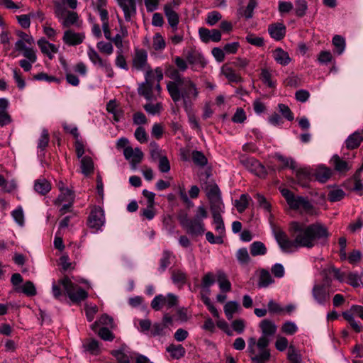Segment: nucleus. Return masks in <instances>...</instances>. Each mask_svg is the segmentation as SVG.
Wrapping results in <instances>:
<instances>
[{
    "mask_svg": "<svg viewBox=\"0 0 363 363\" xmlns=\"http://www.w3.org/2000/svg\"><path fill=\"white\" fill-rule=\"evenodd\" d=\"M293 228L297 233L296 241L301 247L311 248L318 242H325L330 236L327 227L320 223L306 225L294 221Z\"/></svg>",
    "mask_w": 363,
    "mask_h": 363,
    "instance_id": "1",
    "label": "nucleus"
},
{
    "mask_svg": "<svg viewBox=\"0 0 363 363\" xmlns=\"http://www.w3.org/2000/svg\"><path fill=\"white\" fill-rule=\"evenodd\" d=\"M167 89L174 102L183 100L186 111L191 108L192 101L196 100L199 96L196 85L189 77H185L179 84L167 83Z\"/></svg>",
    "mask_w": 363,
    "mask_h": 363,
    "instance_id": "2",
    "label": "nucleus"
},
{
    "mask_svg": "<svg viewBox=\"0 0 363 363\" xmlns=\"http://www.w3.org/2000/svg\"><path fill=\"white\" fill-rule=\"evenodd\" d=\"M269 339L262 335L257 341L253 337L248 340V352L253 363H266L270 358V352L267 349Z\"/></svg>",
    "mask_w": 363,
    "mask_h": 363,
    "instance_id": "3",
    "label": "nucleus"
},
{
    "mask_svg": "<svg viewBox=\"0 0 363 363\" xmlns=\"http://www.w3.org/2000/svg\"><path fill=\"white\" fill-rule=\"evenodd\" d=\"M280 191L290 208L293 210H301L306 213H313V206L307 197L295 196L292 191L287 189H282Z\"/></svg>",
    "mask_w": 363,
    "mask_h": 363,
    "instance_id": "4",
    "label": "nucleus"
},
{
    "mask_svg": "<svg viewBox=\"0 0 363 363\" xmlns=\"http://www.w3.org/2000/svg\"><path fill=\"white\" fill-rule=\"evenodd\" d=\"M60 284H62L63 289L71 301L80 302L86 299L88 294L82 287L74 284L67 277L60 279Z\"/></svg>",
    "mask_w": 363,
    "mask_h": 363,
    "instance_id": "5",
    "label": "nucleus"
},
{
    "mask_svg": "<svg viewBox=\"0 0 363 363\" xmlns=\"http://www.w3.org/2000/svg\"><path fill=\"white\" fill-rule=\"evenodd\" d=\"M290 233L291 237L294 238L293 240H291L287 235L281 229H274V234L276 238L277 242H278L279 247L284 252H290L292 247H300L299 244L296 242V237L295 235H297L296 230L293 228V222L290 224Z\"/></svg>",
    "mask_w": 363,
    "mask_h": 363,
    "instance_id": "6",
    "label": "nucleus"
},
{
    "mask_svg": "<svg viewBox=\"0 0 363 363\" xmlns=\"http://www.w3.org/2000/svg\"><path fill=\"white\" fill-rule=\"evenodd\" d=\"M179 221L186 233L193 236L201 235L205 232L204 223L201 219H189L186 215L180 217Z\"/></svg>",
    "mask_w": 363,
    "mask_h": 363,
    "instance_id": "7",
    "label": "nucleus"
},
{
    "mask_svg": "<svg viewBox=\"0 0 363 363\" xmlns=\"http://www.w3.org/2000/svg\"><path fill=\"white\" fill-rule=\"evenodd\" d=\"M105 223L104 211L100 206H94L89 213L87 225L90 228L99 230Z\"/></svg>",
    "mask_w": 363,
    "mask_h": 363,
    "instance_id": "8",
    "label": "nucleus"
},
{
    "mask_svg": "<svg viewBox=\"0 0 363 363\" xmlns=\"http://www.w3.org/2000/svg\"><path fill=\"white\" fill-rule=\"evenodd\" d=\"M184 57L188 63L191 65V69L194 71H199L203 69L207 64L203 55L194 49L187 51Z\"/></svg>",
    "mask_w": 363,
    "mask_h": 363,
    "instance_id": "9",
    "label": "nucleus"
},
{
    "mask_svg": "<svg viewBox=\"0 0 363 363\" xmlns=\"http://www.w3.org/2000/svg\"><path fill=\"white\" fill-rule=\"evenodd\" d=\"M145 82L142 83L138 88V94L143 96L147 100L153 99V81L154 72L152 69L147 70L145 72Z\"/></svg>",
    "mask_w": 363,
    "mask_h": 363,
    "instance_id": "10",
    "label": "nucleus"
},
{
    "mask_svg": "<svg viewBox=\"0 0 363 363\" xmlns=\"http://www.w3.org/2000/svg\"><path fill=\"white\" fill-rule=\"evenodd\" d=\"M125 158L130 163L131 168L135 169L144 157V154L139 147L133 149L132 147H126L123 150Z\"/></svg>",
    "mask_w": 363,
    "mask_h": 363,
    "instance_id": "11",
    "label": "nucleus"
},
{
    "mask_svg": "<svg viewBox=\"0 0 363 363\" xmlns=\"http://www.w3.org/2000/svg\"><path fill=\"white\" fill-rule=\"evenodd\" d=\"M329 287L328 283L314 285L312 290L313 296L319 304H325L329 300Z\"/></svg>",
    "mask_w": 363,
    "mask_h": 363,
    "instance_id": "12",
    "label": "nucleus"
},
{
    "mask_svg": "<svg viewBox=\"0 0 363 363\" xmlns=\"http://www.w3.org/2000/svg\"><path fill=\"white\" fill-rule=\"evenodd\" d=\"M133 67L138 70L152 69L147 63V52L143 49H136L133 59Z\"/></svg>",
    "mask_w": 363,
    "mask_h": 363,
    "instance_id": "13",
    "label": "nucleus"
},
{
    "mask_svg": "<svg viewBox=\"0 0 363 363\" xmlns=\"http://www.w3.org/2000/svg\"><path fill=\"white\" fill-rule=\"evenodd\" d=\"M241 162L245 167H248V164H252L250 172L259 177H264L267 175L265 167L257 160L253 157L245 158L241 160Z\"/></svg>",
    "mask_w": 363,
    "mask_h": 363,
    "instance_id": "14",
    "label": "nucleus"
},
{
    "mask_svg": "<svg viewBox=\"0 0 363 363\" xmlns=\"http://www.w3.org/2000/svg\"><path fill=\"white\" fill-rule=\"evenodd\" d=\"M124 13L125 21H130L136 13L135 0H116Z\"/></svg>",
    "mask_w": 363,
    "mask_h": 363,
    "instance_id": "15",
    "label": "nucleus"
},
{
    "mask_svg": "<svg viewBox=\"0 0 363 363\" xmlns=\"http://www.w3.org/2000/svg\"><path fill=\"white\" fill-rule=\"evenodd\" d=\"M333 174V170L323 164L318 165L313 171V176L320 183L327 182Z\"/></svg>",
    "mask_w": 363,
    "mask_h": 363,
    "instance_id": "16",
    "label": "nucleus"
},
{
    "mask_svg": "<svg viewBox=\"0 0 363 363\" xmlns=\"http://www.w3.org/2000/svg\"><path fill=\"white\" fill-rule=\"evenodd\" d=\"M199 33L201 39L204 43H208L210 40L219 42L221 40V33L217 29L209 30L205 28H201L199 30Z\"/></svg>",
    "mask_w": 363,
    "mask_h": 363,
    "instance_id": "17",
    "label": "nucleus"
},
{
    "mask_svg": "<svg viewBox=\"0 0 363 363\" xmlns=\"http://www.w3.org/2000/svg\"><path fill=\"white\" fill-rule=\"evenodd\" d=\"M330 162L334 169L340 174H345L352 168V164L350 162L344 160L337 155H334L332 157Z\"/></svg>",
    "mask_w": 363,
    "mask_h": 363,
    "instance_id": "18",
    "label": "nucleus"
},
{
    "mask_svg": "<svg viewBox=\"0 0 363 363\" xmlns=\"http://www.w3.org/2000/svg\"><path fill=\"white\" fill-rule=\"evenodd\" d=\"M286 30V26L282 23H275L268 26V32L270 36L276 40H280L284 38Z\"/></svg>",
    "mask_w": 363,
    "mask_h": 363,
    "instance_id": "19",
    "label": "nucleus"
},
{
    "mask_svg": "<svg viewBox=\"0 0 363 363\" xmlns=\"http://www.w3.org/2000/svg\"><path fill=\"white\" fill-rule=\"evenodd\" d=\"M164 12L167 18L168 23L174 31L177 30V26L179 21L178 13L174 10L172 4H165L164 6Z\"/></svg>",
    "mask_w": 363,
    "mask_h": 363,
    "instance_id": "20",
    "label": "nucleus"
},
{
    "mask_svg": "<svg viewBox=\"0 0 363 363\" xmlns=\"http://www.w3.org/2000/svg\"><path fill=\"white\" fill-rule=\"evenodd\" d=\"M84 36L80 33L67 30L64 33L63 41L68 45H77L83 42Z\"/></svg>",
    "mask_w": 363,
    "mask_h": 363,
    "instance_id": "21",
    "label": "nucleus"
},
{
    "mask_svg": "<svg viewBox=\"0 0 363 363\" xmlns=\"http://www.w3.org/2000/svg\"><path fill=\"white\" fill-rule=\"evenodd\" d=\"M23 56L26 58L19 61V65L23 69L24 71L28 72L32 68V64L35 63L37 60V56L34 50H26L23 53Z\"/></svg>",
    "mask_w": 363,
    "mask_h": 363,
    "instance_id": "22",
    "label": "nucleus"
},
{
    "mask_svg": "<svg viewBox=\"0 0 363 363\" xmlns=\"http://www.w3.org/2000/svg\"><path fill=\"white\" fill-rule=\"evenodd\" d=\"M106 110L113 115V120L116 122H118L123 116V111L116 100L109 101L106 104Z\"/></svg>",
    "mask_w": 363,
    "mask_h": 363,
    "instance_id": "23",
    "label": "nucleus"
},
{
    "mask_svg": "<svg viewBox=\"0 0 363 363\" xmlns=\"http://www.w3.org/2000/svg\"><path fill=\"white\" fill-rule=\"evenodd\" d=\"M38 45L41 52L52 59V54L58 52L57 48L52 43H49L45 38H42L38 40Z\"/></svg>",
    "mask_w": 363,
    "mask_h": 363,
    "instance_id": "24",
    "label": "nucleus"
},
{
    "mask_svg": "<svg viewBox=\"0 0 363 363\" xmlns=\"http://www.w3.org/2000/svg\"><path fill=\"white\" fill-rule=\"evenodd\" d=\"M257 2L256 0H249V3L246 8L240 6L237 11L238 17L245 18V19L252 18L253 16L254 9L257 7Z\"/></svg>",
    "mask_w": 363,
    "mask_h": 363,
    "instance_id": "25",
    "label": "nucleus"
},
{
    "mask_svg": "<svg viewBox=\"0 0 363 363\" xmlns=\"http://www.w3.org/2000/svg\"><path fill=\"white\" fill-rule=\"evenodd\" d=\"M363 140V131L354 132L350 135L345 141L346 147L349 150L357 148Z\"/></svg>",
    "mask_w": 363,
    "mask_h": 363,
    "instance_id": "26",
    "label": "nucleus"
},
{
    "mask_svg": "<svg viewBox=\"0 0 363 363\" xmlns=\"http://www.w3.org/2000/svg\"><path fill=\"white\" fill-rule=\"evenodd\" d=\"M259 328L262 330V335L267 337L274 335L277 332V325L270 320L264 319L259 323Z\"/></svg>",
    "mask_w": 363,
    "mask_h": 363,
    "instance_id": "27",
    "label": "nucleus"
},
{
    "mask_svg": "<svg viewBox=\"0 0 363 363\" xmlns=\"http://www.w3.org/2000/svg\"><path fill=\"white\" fill-rule=\"evenodd\" d=\"M274 60L284 66L287 65L291 62V58L287 52L281 48H276L272 53Z\"/></svg>",
    "mask_w": 363,
    "mask_h": 363,
    "instance_id": "28",
    "label": "nucleus"
},
{
    "mask_svg": "<svg viewBox=\"0 0 363 363\" xmlns=\"http://www.w3.org/2000/svg\"><path fill=\"white\" fill-rule=\"evenodd\" d=\"M166 351L170 354L172 358L179 359L186 354L185 348L182 345L170 344L167 347Z\"/></svg>",
    "mask_w": 363,
    "mask_h": 363,
    "instance_id": "29",
    "label": "nucleus"
},
{
    "mask_svg": "<svg viewBox=\"0 0 363 363\" xmlns=\"http://www.w3.org/2000/svg\"><path fill=\"white\" fill-rule=\"evenodd\" d=\"M208 200L220 197V192L218 185L213 181L205 182L203 187Z\"/></svg>",
    "mask_w": 363,
    "mask_h": 363,
    "instance_id": "30",
    "label": "nucleus"
},
{
    "mask_svg": "<svg viewBox=\"0 0 363 363\" xmlns=\"http://www.w3.org/2000/svg\"><path fill=\"white\" fill-rule=\"evenodd\" d=\"M34 189L37 193L45 195L50 191L51 184L45 178H40L35 182Z\"/></svg>",
    "mask_w": 363,
    "mask_h": 363,
    "instance_id": "31",
    "label": "nucleus"
},
{
    "mask_svg": "<svg viewBox=\"0 0 363 363\" xmlns=\"http://www.w3.org/2000/svg\"><path fill=\"white\" fill-rule=\"evenodd\" d=\"M216 278L219 287L223 292H229L231 291V284L223 272L218 271Z\"/></svg>",
    "mask_w": 363,
    "mask_h": 363,
    "instance_id": "32",
    "label": "nucleus"
},
{
    "mask_svg": "<svg viewBox=\"0 0 363 363\" xmlns=\"http://www.w3.org/2000/svg\"><path fill=\"white\" fill-rule=\"evenodd\" d=\"M88 56L89 60L95 65H98L101 67L109 69V63L106 60H104L99 55L93 48L88 50Z\"/></svg>",
    "mask_w": 363,
    "mask_h": 363,
    "instance_id": "33",
    "label": "nucleus"
},
{
    "mask_svg": "<svg viewBox=\"0 0 363 363\" xmlns=\"http://www.w3.org/2000/svg\"><path fill=\"white\" fill-rule=\"evenodd\" d=\"M296 175L298 183L305 186L306 183L311 179V177L313 176V172L308 168L304 167L297 169Z\"/></svg>",
    "mask_w": 363,
    "mask_h": 363,
    "instance_id": "34",
    "label": "nucleus"
},
{
    "mask_svg": "<svg viewBox=\"0 0 363 363\" xmlns=\"http://www.w3.org/2000/svg\"><path fill=\"white\" fill-rule=\"evenodd\" d=\"M81 169L82 172L84 175L90 174L94 171V162L92 159L89 156H85L81 158Z\"/></svg>",
    "mask_w": 363,
    "mask_h": 363,
    "instance_id": "35",
    "label": "nucleus"
},
{
    "mask_svg": "<svg viewBox=\"0 0 363 363\" xmlns=\"http://www.w3.org/2000/svg\"><path fill=\"white\" fill-rule=\"evenodd\" d=\"M209 202L213 216L221 215L223 209V203L221 201V197L211 199Z\"/></svg>",
    "mask_w": 363,
    "mask_h": 363,
    "instance_id": "36",
    "label": "nucleus"
},
{
    "mask_svg": "<svg viewBox=\"0 0 363 363\" xmlns=\"http://www.w3.org/2000/svg\"><path fill=\"white\" fill-rule=\"evenodd\" d=\"M174 257L172 252L164 250L162 252L161 259H160V267L159 270L163 272L171 264V259Z\"/></svg>",
    "mask_w": 363,
    "mask_h": 363,
    "instance_id": "37",
    "label": "nucleus"
},
{
    "mask_svg": "<svg viewBox=\"0 0 363 363\" xmlns=\"http://www.w3.org/2000/svg\"><path fill=\"white\" fill-rule=\"evenodd\" d=\"M222 73L223 74L232 82H240L241 81V77L239 74H238L231 67L228 66H223L222 67Z\"/></svg>",
    "mask_w": 363,
    "mask_h": 363,
    "instance_id": "38",
    "label": "nucleus"
},
{
    "mask_svg": "<svg viewBox=\"0 0 363 363\" xmlns=\"http://www.w3.org/2000/svg\"><path fill=\"white\" fill-rule=\"evenodd\" d=\"M333 45L335 47L334 52L337 55H341L345 48V40L343 37L335 35L333 38Z\"/></svg>",
    "mask_w": 363,
    "mask_h": 363,
    "instance_id": "39",
    "label": "nucleus"
},
{
    "mask_svg": "<svg viewBox=\"0 0 363 363\" xmlns=\"http://www.w3.org/2000/svg\"><path fill=\"white\" fill-rule=\"evenodd\" d=\"M179 72L180 71L176 68L172 67H169L166 71V74L173 81H169L168 83H177V84H179V83H180L182 79L185 78L180 74Z\"/></svg>",
    "mask_w": 363,
    "mask_h": 363,
    "instance_id": "40",
    "label": "nucleus"
},
{
    "mask_svg": "<svg viewBox=\"0 0 363 363\" xmlns=\"http://www.w3.org/2000/svg\"><path fill=\"white\" fill-rule=\"evenodd\" d=\"M273 282L274 279L269 272L265 269H262L260 272L258 286L259 287H267Z\"/></svg>",
    "mask_w": 363,
    "mask_h": 363,
    "instance_id": "41",
    "label": "nucleus"
},
{
    "mask_svg": "<svg viewBox=\"0 0 363 363\" xmlns=\"http://www.w3.org/2000/svg\"><path fill=\"white\" fill-rule=\"evenodd\" d=\"M250 252L255 257L263 255L267 252V248L262 242L256 241L250 245Z\"/></svg>",
    "mask_w": 363,
    "mask_h": 363,
    "instance_id": "42",
    "label": "nucleus"
},
{
    "mask_svg": "<svg viewBox=\"0 0 363 363\" xmlns=\"http://www.w3.org/2000/svg\"><path fill=\"white\" fill-rule=\"evenodd\" d=\"M250 199L247 194H242L239 199L235 201V206L239 213H242L247 208Z\"/></svg>",
    "mask_w": 363,
    "mask_h": 363,
    "instance_id": "43",
    "label": "nucleus"
},
{
    "mask_svg": "<svg viewBox=\"0 0 363 363\" xmlns=\"http://www.w3.org/2000/svg\"><path fill=\"white\" fill-rule=\"evenodd\" d=\"M191 157L193 162L198 166L203 167L207 164L208 160L204 154L198 150H194L192 152Z\"/></svg>",
    "mask_w": 363,
    "mask_h": 363,
    "instance_id": "44",
    "label": "nucleus"
},
{
    "mask_svg": "<svg viewBox=\"0 0 363 363\" xmlns=\"http://www.w3.org/2000/svg\"><path fill=\"white\" fill-rule=\"evenodd\" d=\"M78 20V15L76 12L68 11L67 14L62 18V26L64 28H69L75 24Z\"/></svg>",
    "mask_w": 363,
    "mask_h": 363,
    "instance_id": "45",
    "label": "nucleus"
},
{
    "mask_svg": "<svg viewBox=\"0 0 363 363\" xmlns=\"http://www.w3.org/2000/svg\"><path fill=\"white\" fill-rule=\"evenodd\" d=\"M239 304L236 301H228L224 306V311L228 320L233 317V314L237 311Z\"/></svg>",
    "mask_w": 363,
    "mask_h": 363,
    "instance_id": "46",
    "label": "nucleus"
},
{
    "mask_svg": "<svg viewBox=\"0 0 363 363\" xmlns=\"http://www.w3.org/2000/svg\"><path fill=\"white\" fill-rule=\"evenodd\" d=\"M287 358L289 362H299L301 363V355L295 347L291 345L289 347L287 352Z\"/></svg>",
    "mask_w": 363,
    "mask_h": 363,
    "instance_id": "47",
    "label": "nucleus"
},
{
    "mask_svg": "<svg viewBox=\"0 0 363 363\" xmlns=\"http://www.w3.org/2000/svg\"><path fill=\"white\" fill-rule=\"evenodd\" d=\"M172 279L174 284H184L186 281V274L180 269L172 271Z\"/></svg>",
    "mask_w": 363,
    "mask_h": 363,
    "instance_id": "48",
    "label": "nucleus"
},
{
    "mask_svg": "<svg viewBox=\"0 0 363 363\" xmlns=\"http://www.w3.org/2000/svg\"><path fill=\"white\" fill-rule=\"evenodd\" d=\"M295 5V13L296 16L299 18L304 16L308 9L307 2L305 0H296Z\"/></svg>",
    "mask_w": 363,
    "mask_h": 363,
    "instance_id": "49",
    "label": "nucleus"
},
{
    "mask_svg": "<svg viewBox=\"0 0 363 363\" xmlns=\"http://www.w3.org/2000/svg\"><path fill=\"white\" fill-rule=\"evenodd\" d=\"M275 157L281 163L283 167H289L291 169H295L296 168V162L293 159L284 157L280 154H276Z\"/></svg>",
    "mask_w": 363,
    "mask_h": 363,
    "instance_id": "50",
    "label": "nucleus"
},
{
    "mask_svg": "<svg viewBox=\"0 0 363 363\" xmlns=\"http://www.w3.org/2000/svg\"><path fill=\"white\" fill-rule=\"evenodd\" d=\"M84 347L86 351L94 355L98 354L100 352L99 342L94 339L89 340Z\"/></svg>",
    "mask_w": 363,
    "mask_h": 363,
    "instance_id": "51",
    "label": "nucleus"
},
{
    "mask_svg": "<svg viewBox=\"0 0 363 363\" xmlns=\"http://www.w3.org/2000/svg\"><path fill=\"white\" fill-rule=\"evenodd\" d=\"M345 196V193L340 189H333L329 191L328 198L331 202H336L342 200Z\"/></svg>",
    "mask_w": 363,
    "mask_h": 363,
    "instance_id": "52",
    "label": "nucleus"
},
{
    "mask_svg": "<svg viewBox=\"0 0 363 363\" xmlns=\"http://www.w3.org/2000/svg\"><path fill=\"white\" fill-rule=\"evenodd\" d=\"M69 196H72V201H74V191L69 189H67L63 192H60L57 199L55 201V204L60 206L64 201H68Z\"/></svg>",
    "mask_w": 363,
    "mask_h": 363,
    "instance_id": "53",
    "label": "nucleus"
},
{
    "mask_svg": "<svg viewBox=\"0 0 363 363\" xmlns=\"http://www.w3.org/2000/svg\"><path fill=\"white\" fill-rule=\"evenodd\" d=\"M215 283V276L212 272H208L203 275L201 280V286L203 289L209 291V288Z\"/></svg>",
    "mask_w": 363,
    "mask_h": 363,
    "instance_id": "54",
    "label": "nucleus"
},
{
    "mask_svg": "<svg viewBox=\"0 0 363 363\" xmlns=\"http://www.w3.org/2000/svg\"><path fill=\"white\" fill-rule=\"evenodd\" d=\"M21 291L28 296H33L37 293L34 284L30 281L25 282L21 288Z\"/></svg>",
    "mask_w": 363,
    "mask_h": 363,
    "instance_id": "55",
    "label": "nucleus"
},
{
    "mask_svg": "<svg viewBox=\"0 0 363 363\" xmlns=\"http://www.w3.org/2000/svg\"><path fill=\"white\" fill-rule=\"evenodd\" d=\"M165 325L160 323H155L152 325L150 330L151 336H162L164 335Z\"/></svg>",
    "mask_w": 363,
    "mask_h": 363,
    "instance_id": "56",
    "label": "nucleus"
},
{
    "mask_svg": "<svg viewBox=\"0 0 363 363\" xmlns=\"http://www.w3.org/2000/svg\"><path fill=\"white\" fill-rule=\"evenodd\" d=\"M144 109L150 114L155 115L160 113L162 110V104L161 103L154 104H146L143 106Z\"/></svg>",
    "mask_w": 363,
    "mask_h": 363,
    "instance_id": "57",
    "label": "nucleus"
},
{
    "mask_svg": "<svg viewBox=\"0 0 363 363\" xmlns=\"http://www.w3.org/2000/svg\"><path fill=\"white\" fill-rule=\"evenodd\" d=\"M164 305H166V301L163 295L156 296L151 302V307L155 311L160 310Z\"/></svg>",
    "mask_w": 363,
    "mask_h": 363,
    "instance_id": "58",
    "label": "nucleus"
},
{
    "mask_svg": "<svg viewBox=\"0 0 363 363\" xmlns=\"http://www.w3.org/2000/svg\"><path fill=\"white\" fill-rule=\"evenodd\" d=\"M165 41L160 33H156L153 38L152 47L155 50H162L165 48Z\"/></svg>",
    "mask_w": 363,
    "mask_h": 363,
    "instance_id": "59",
    "label": "nucleus"
},
{
    "mask_svg": "<svg viewBox=\"0 0 363 363\" xmlns=\"http://www.w3.org/2000/svg\"><path fill=\"white\" fill-rule=\"evenodd\" d=\"M49 140L50 137L48 131L46 129H43L38 140V147L42 150H45V148L48 145Z\"/></svg>",
    "mask_w": 363,
    "mask_h": 363,
    "instance_id": "60",
    "label": "nucleus"
},
{
    "mask_svg": "<svg viewBox=\"0 0 363 363\" xmlns=\"http://www.w3.org/2000/svg\"><path fill=\"white\" fill-rule=\"evenodd\" d=\"M96 47L100 52L107 55H111L113 52V45L110 42L100 41L97 43Z\"/></svg>",
    "mask_w": 363,
    "mask_h": 363,
    "instance_id": "61",
    "label": "nucleus"
},
{
    "mask_svg": "<svg viewBox=\"0 0 363 363\" xmlns=\"http://www.w3.org/2000/svg\"><path fill=\"white\" fill-rule=\"evenodd\" d=\"M246 40L248 43L257 46L262 47L264 45V39L262 37H257L252 33H249L246 36Z\"/></svg>",
    "mask_w": 363,
    "mask_h": 363,
    "instance_id": "62",
    "label": "nucleus"
},
{
    "mask_svg": "<svg viewBox=\"0 0 363 363\" xmlns=\"http://www.w3.org/2000/svg\"><path fill=\"white\" fill-rule=\"evenodd\" d=\"M297 326L291 321L284 323L281 327V331L286 335H294L297 331Z\"/></svg>",
    "mask_w": 363,
    "mask_h": 363,
    "instance_id": "63",
    "label": "nucleus"
},
{
    "mask_svg": "<svg viewBox=\"0 0 363 363\" xmlns=\"http://www.w3.org/2000/svg\"><path fill=\"white\" fill-rule=\"evenodd\" d=\"M111 354L116 357L118 363H130L128 356L121 350H113Z\"/></svg>",
    "mask_w": 363,
    "mask_h": 363,
    "instance_id": "64",
    "label": "nucleus"
}]
</instances>
